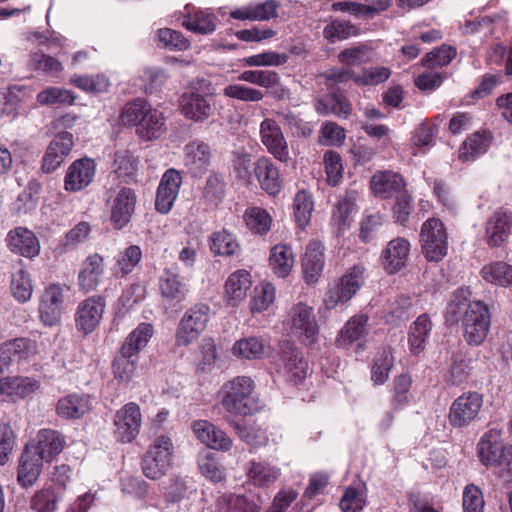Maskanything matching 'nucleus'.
Here are the masks:
<instances>
[{"label":"nucleus","instance_id":"f257e3e1","mask_svg":"<svg viewBox=\"0 0 512 512\" xmlns=\"http://www.w3.org/2000/svg\"><path fill=\"white\" fill-rule=\"evenodd\" d=\"M467 288L456 290L445 310V323L454 325L462 321L463 336L470 345L481 344L488 335L491 314L482 301H470Z\"/></svg>","mask_w":512,"mask_h":512},{"label":"nucleus","instance_id":"f03ea898","mask_svg":"<svg viewBox=\"0 0 512 512\" xmlns=\"http://www.w3.org/2000/svg\"><path fill=\"white\" fill-rule=\"evenodd\" d=\"M154 329L150 323H140L125 339L112 368L115 379L127 383L135 375L139 352L146 347L153 336Z\"/></svg>","mask_w":512,"mask_h":512},{"label":"nucleus","instance_id":"7ed1b4c3","mask_svg":"<svg viewBox=\"0 0 512 512\" xmlns=\"http://www.w3.org/2000/svg\"><path fill=\"white\" fill-rule=\"evenodd\" d=\"M254 389L255 383L250 377H234L221 387L222 407L232 415H252L258 410V401L253 395Z\"/></svg>","mask_w":512,"mask_h":512},{"label":"nucleus","instance_id":"20e7f679","mask_svg":"<svg viewBox=\"0 0 512 512\" xmlns=\"http://www.w3.org/2000/svg\"><path fill=\"white\" fill-rule=\"evenodd\" d=\"M477 453L485 466H495L512 475V445L502 442L497 430L486 432L477 445Z\"/></svg>","mask_w":512,"mask_h":512},{"label":"nucleus","instance_id":"39448f33","mask_svg":"<svg viewBox=\"0 0 512 512\" xmlns=\"http://www.w3.org/2000/svg\"><path fill=\"white\" fill-rule=\"evenodd\" d=\"M365 281V268L354 265L341 278L334 280L328 286L324 296L326 309H334L347 303L361 288Z\"/></svg>","mask_w":512,"mask_h":512},{"label":"nucleus","instance_id":"423d86ee","mask_svg":"<svg viewBox=\"0 0 512 512\" xmlns=\"http://www.w3.org/2000/svg\"><path fill=\"white\" fill-rule=\"evenodd\" d=\"M174 446L168 436L157 437L142 458V470L147 478L156 480L171 467Z\"/></svg>","mask_w":512,"mask_h":512},{"label":"nucleus","instance_id":"0eeeda50","mask_svg":"<svg viewBox=\"0 0 512 512\" xmlns=\"http://www.w3.org/2000/svg\"><path fill=\"white\" fill-rule=\"evenodd\" d=\"M422 254L428 261L439 262L448 251V235L443 222L437 218L426 220L420 231Z\"/></svg>","mask_w":512,"mask_h":512},{"label":"nucleus","instance_id":"6e6552de","mask_svg":"<svg viewBox=\"0 0 512 512\" xmlns=\"http://www.w3.org/2000/svg\"><path fill=\"white\" fill-rule=\"evenodd\" d=\"M277 372L289 383L298 385L307 377L309 366L302 353L289 341L280 344Z\"/></svg>","mask_w":512,"mask_h":512},{"label":"nucleus","instance_id":"1a4fd4ad","mask_svg":"<svg viewBox=\"0 0 512 512\" xmlns=\"http://www.w3.org/2000/svg\"><path fill=\"white\" fill-rule=\"evenodd\" d=\"M210 308L206 304H196L188 309L179 322L176 344L187 346L196 341L209 321Z\"/></svg>","mask_w":512,"mask_h":512},{"label":"nucleus","instance_id":"9d476101","mask_svg":"<svg viewBox=\"0 0 512 512\" xmlns=\"http://www.w3.org/2000/svg\"><path fill=\"white\" fill-rule=\"evenodd\" d=\"M512 235V212L498 208L484 223L483 240L490 248L504 247Z\"/></svg>","mask_w":512,"mask_h":512},{"label":"nucleus","instance_id":"9b49d317","mask_svg":"<svg viewBox=\"0 0 512 512\" xmlns=\"http://www.w3.org/2000/svg\"><path fill=\"white\" fill-rule=\"evenodd\" d=\"M114 436L122 443L132 442L139 434L142 424L140 407L135 402H129L121 407L114 415Z\"/></svg>","mask_w":512,"mask_h":512},{"label":"nucleus","instance_id":"f8f14e48","mask_svg":"<svg viewBox=\"0 0 512 512\" xmlns=\"http://www.w3.org/2000/svg\"><path fill=\"white\" fill-rule=\"evenodd\" d=\"M483 405L482 395L467 392L457 397L450 406L448 421L454 428H463L472 423Z\"/></svg>","mask_w":512,"mask_h":512},{"label":"nucleus","instance_id":"ddd939ff","mask_svg":"<svg viewBox=\"0 0 512 512\" xmlns=\"http://www.w3.org/2000/svg\"><path fill=\"white\" fill-rule=\"evenodd\" d=\"M137 195L128 187H122L107 200L110 211V222L115 229L124 228L135 212Z\"/></svg>","mask_w":512,"mask_h":512},{"label":"nucleus","instance_id":"4468645a","mask_svg":"<svg viewBox=\"0 0 512 512\" xmlns=\"http://www.w3.org/2000/svg\"><path fill=\"white\" fill-rule=\"evenodd\" d=\"M259 136L268 153L278 161L288 163L291 159L288 143L276 120L265 118L260 123Z\"/></svg>","mask_w":512,"mask_h":512},{"label":"nucleus","instance_id":"2eb2a0df","mask_svg":"<svg viewBox=\"0 0 512 512\" xmlns=\"http://www.w3.org/2000/svg\"><path fill=\"white\" fill-rule=\"evenodd\" d=\"M65 290L68 287L52 283L45 288L39 304L40 319L46 326L56 325L64 311Z\"/></svg>","mask_w":512,"mask_h":512},{"label":"nucleus","instance_id":"dca6fc26","mask_svg":"<svg viewBox=\"0 0 512 512\" xmlns=\"http://www.w3.org/2000/svg\"><path fill=\"white\" fill-rule=\"evenodd\" d=\"M179 107L185 118L198 123L205 122L216 112L213 97L198 92L183 93L179 99Z\"/></svg>","mask_w":512,"mask_h":512},{"label":"nucleus","instance_id":"f3484780","mask_svg":"<svg viewBox=\"0 0 512 512\" xmlns=\"http://www.w3.org/2000/svg\"><path fill=\"white\" fill-rule=\"evenodd\" d=\"M288 317L287 323L295 336L302 338L306 344L315 342L318 327L311 307L298 303L291 309Z\"/></svg>","mask_w":512,"mask_h":512},{"label":"nucleus","instance_id":"a211bd4d","mask_svg":"<svg viewBox=\"0 0 512 512\" xmlns=\"http://www.w3.org/2000/svg\"><path fill=\"white\" fill-rule=\"evenodd\" d=\"M73 146L74 137L71 132L57 133L50 141L42 158V171L52 173L59 168L72 151Z\"/></svg>","mask_w":512,"mask_h":512},{"label":"nucleus","instance_id":"6ab92c4d","mask_svg":"<svg viewBox=\"0 0 512 512\" xmlns=\"http://www.w3.org/2000/svg\"><path fill=\"white\" fill-rule=\"evenodd\" d=\"M37 343L25 337L14 338L0 344V365L3 368L11 363L29 362L38 354Z\"/></svg>","mask_w":512,"mask_h":512},{"label":"nucleus","instance_id":"aec40b11","mask_svg":"<svg viewBox=\"0 0 512 512\" xmlns=\"http://www.w3.org/2000/svg\"><path fill=\"white\" fill-rule=\"evenodd\" d=\"M182 184V176L176 169H168L159 182L155 209L161 214H167L172 209Z\"/></svg>","mask_w":512,"mask_h":512},{"label":"nucleus","instance_id":"412c9836","mask_svg":"<svg viewBox=\"0 0 512 512\" xmlns=\"http://www.w3.org/2000/svg\"><path fill=\"white\" fill-rule=\"evenodd\" d=\"M237 78L239 81L265 88L276 100L284 99L289 92L281 84L280 75L273 70H245Z\"/></svg>","mask_w":512,"mask_h":512},{"label":"nucleus","instance_id":"4be33fe9","mask_svg":"<svg viewBox=\"0 0 512 512\" xmlns=\"http://www.w3.org/2000/svg\"><path fill=\"white\" fill-rule=\"evenodd\" d=\"M105 301L101 296H92L82 301L76 312V327L84 334L96 329L102 318Z\"/></svg>","mask_w":512,"mask_h":512},{"label":"nucleus","instance_id":"5701e85b","mask_svg":"<svg viewBox=\"0 0 512 512\" xmlns=\"http://www.w3.org/2000/svg\"><path fill=\"white\" fill-rule=\"evenodd\" d=\"M96 164L92 159L75 160L67 169L64 178L66 191L77 192L86 188L94 179Z\"/></svg>","mask_w":512,"mask_h":512},{"label":"nucleus","instance_id":"b1692460","mask_svg":"<svg viewBox=\"0 0 512 512\" xmlns=\"http://www.w3.org/2000/svg\"><path fill=\"white\" fill-rule=\"evenodd\" d=\"M105 273L104 258L98 253L86 257L78 273L79 289L85 293L95 291Z\"/></svg>","mask_w":512,"mask_h":512},{"label":"nucleus","instance_id":"393cba45","mask_svg":"<svg viewBox=\"0 0 512 512\" xmlns=\"http://www.w3.org/2000/svg\"><path fill=\"white\" fill-rule=\"evenodd\" d=\"M6 243L11 252L27 258H33L40 252L38 238L32 231L24 227H16L9 231Z\"/></svg>","mask_w":512,"mask_h":512},{"label":"nucleus","instance_id":"a878e982","mask_svg":"<svg viewBox=\"0 0 512 512\" xmlns=\"http://www.w3.org/2000/svg\"><path fill=\"white\" fill-rule=\"evenodd\" d=\"M43 456L33 446L27 445L23 450L20 460L17 480L22 487L32 486L38 479L43 462Z\"/></svg>","mask_w":512,"mask_h":512},{"label":"nucleus","instance_id":"bb28decb","mask_svg":"<svg viewBox=\"0 0 512 512\" xmlns=\"http://www.w3.org/2000/svg\"><path fill=\"white\" fill-rule=\"evenodd\" d=\"M253 173L260 187L270 195L280 192L283 180L276 164L266 156H261L254 163Z\"/></svg>","mask_w":512,"mask_h":512},{"label":"nucleus","instance_id":"cd10ccee","mask_svg":"<svg viewBox=\"0 0 512 512\" xmlns=\"http://www.w3.org/2000/svg\"><path fill=\"white\" fill-rule=\"evenodd\" d=\"M184 154V165L192 176H201L208 169L211 150L207 143L202 141L190 142L186 144Z\"/></svg>","mask_w":512,"mask_h":512},{"label":"nucleus","instance_id":"c85d7f7f","mask_svg":"<svg viewBox=\"0 0 512 512\" xmlns=\"http://www.w3.org/2000/svg\"><path fill=\"white\" fill-rule=\"evenodd\" d=\"M193 431L197 438L209 448L228 451L232 447L231 438L224 431L206 420L194 422Z\"/></svg>","mask_w":512,"mask_h":512},{"label":"nucleus","instance_id":"c756f323","mask_svg":"<svg viewBox=\"0 0 512 512\" xmlns=\"http://www.w3.org/2000/svg\"><path fill=\"white\" fill-rule=\"evenodd\" d=\"M193 431L197 438L209 448L228 451L232 447L231 438L224 431L206 420L194 422Z\"/></svg>","mask_w":512,"mask_h":512},{"label":"nucleus","instance_id":"7c9ffc66","mask_svg":"<svg viewBox=\"0 0 512 512\" xmlns=\"http://www.w3.org/2000/svg\"><path fill=\"white\" fill-rule=\"evenodd\" d=\"M193 431L197 438L209 448L228 451L232 447L231 438L224 431L206 420L194 422Z\"/></svg>","mask_w":512,"mask_h":512},{"label":"nucleus","instance_id":"2f4dec72","mask_svg":"<svg viewBox=\"0 0 512 512\" xmlns=\"http://www.w3.org/2000/svg\"><path fill=\"white\" fill-rule=\"evenodd\" d=\"M92 408V398L84 393H71L61 397L56 405V413L63 419H79Z\"/></svg>","mask_w":512,"mask_h":512},{"label":"nucleus","instance_id":"473e14b6","mask_svg":"<svg viewBox=\"0 0 512 512\" xmlns=\"http://www.w3.org/2000/svg\"><path fill=\"white\" fill-rule=\"evenodd\" d=\"M410 248V242L403 237L391 240L382 252L384 269L390 274L402 269L408 260Z\"/></svg>","mask_w":512,"mask_h":512},{"label":"nucleus","instance_id":"72a5a7b5","mask_svg":"<svg viewBox=\"0 0 512 512\" xmlns=\"http://www.w3.org/2000/svg\"><path fill=\"white\" fill-rule=\"evenodd\" d=\"M325 266L324 246L319 240H312L306 247L302 267L307 283L318 281Z\"/></svg>","mask_w":512,"mask_h":512},{"label":"nucleus","instance_id":"f704fd0d","mask_svg":"<svg viewBox=\"0 0 512 512\" xmlns=\"http://www.w3.org/2000/svg\"><path fill=\"white\" fill-rule=\"evenodd\" d=\"M159 288L163 298L167 300H175L179 302L184 298L187 287L181 281L179 275V267L172 264L167 267L159 279Z\"/></svg>","mask_w":512,"mask_h":512},{"label":"nucleus","instance_id":"c9c22d12","mask_svg":"<svg viewBox=\"0 0 512 512\" xmlns=\"http://www.w3.org/2000/svg\"><path fill=\"white\" fill-rule=\"evenodd\" d=\"M315 110L320 115L333 114L346 119L352 112V106L343 94L331 91L317 100Z\"/></svg>","mask_w":512,"mask_h":512},{"label":"nucleus","instance_id":"e433bc0d","mask_svg":"<svg viewBox=\"0 0 512 512\" xmlns=\"http://www.w3.org/2000/svg\"><path fill=\"white\" fill-rule=\"evenodd\" d=\"M279 6L277 1L267 0L235 9L231 12V17L238 20L266 21L278 16Z\"/></svg>","mask_w":512,"mask_h":512},{"label":"nucleus","instance_id":"4c0bfd02","mask_svg":"<svg viewBox=\"0 0 512 512\" xmlns=\"http://www.w3.org/2000/svg\"><path fill=\"white\" fill-rule=\"evenodd\" d=\"M141 119L140 124L136 128V133L145 141L158 139L166 131L163 114L152 106L148 108V111Z\"/></svg>","mask_w":512,"mask_h":512},{"label":"nucleus","instance_id":"58836bf2","mask_svg":"<svg viewBox=\"0 0 512 512\" xmlns=\"http://www.w3.org/2000/svg\"><path fill=\"white\" fill-rule=\"evenodd\" d=\"M403 177L392 171L377 172L371 179V189L376 196L388 198L404 187Z\"/></svg>","mask_w":512,"mask_h":512},{"label":"nucleus","instance_id":"ea45409f","mask_svg":"<svg viewBox=\"0 0 512 512\" xmlns=\"http://www.w3.org/2000/svg\"><path fill=\"white\" fill-rule=\"evenodd\" d=\"M251 285V276L248 271L242 269L233 272L225 283V293L229 304L237 306L246 297Z\"/></svg>","mask_w":512,"mask_h":512},{"label":"nucleus","instance_id":"a19ab883","mask_svg":"<svg viewBox=\"0 0 512 512\" xmlns=\"http://www.w3.org/2000/svg\"><path fill=\"white\" fill-rule=\"evenodd\" d=\"M432 321L427 314L419 315L411 324L409 330L408 343L410 351L418 355L424 351L428 338L432 330Z\"/></svg>","mask_w":512,"mask_h":512},{"label":"nucleus","instance_id":"79ce46f5","mask_svg":"<svg viewBox=\"0 0 512 512\" xmlns=\"http://www.w3.org/2000/svg\"><path fill=\"white\" fill-rule=\"evenodd\" d=\"M280 475V468L269 462L253 460L249 463L247 476L255 486L269 487L277 481Z\"/></svg>","mask_w":512,"mask_h":512},{"label":"nucleus","instance_id":"37998d69","mask_svg":"<svg viewBox=\"0 0 512 512\" xmlns=\"http://www.w3.org/2000/svg\"><path fill=\"white\" fill-rule=\"evenodd\" d=\"M64 445L65 440L58 431L42 429L38 432L37 444L32 446L39 451V455L43 456L45 461L49 462L63 450Z\"/></svg>","mask_w":512,"mask_h":512},{"label":"nucleus","instance_id":"c03bdc74","mask_svg":"<svg viewBox=\"0 0 512 512\" xmlns=\"http://www.w3.org/2000/svg\"><path fill=\"white\" fill-rule=\"evenodd\" d=\"M210 251L219 256L232 257L240 253L236 236L226 229L213 232L208 238Z\"/></svg>","mask_w":512,"mask_h":512},{"label":"nucleus","instance_id":"a18cd8bd","mask_svg":"<svg viewBox=\"0 0 512 512\" xmlns=\"http://www.w3.org/2000/svg\"><path fill=\"white\" fill-rule=\"evenodd\" d=\"M268 345L257 336H249L237 340L232 346V353L239 359L259 360L266 355Z\"/></svg>","mask_w":512,"mask_h":512},{"label":"nucleus","instance_id":"49530a36","mask_svg":"<svg viewBox=\"0 0 512 512\" xmlns=\"http://www.w3.org/2000/svg\"><path fill=\"white\" fill-rule=\"evenodd\" d=\"M480 275L485 281L499 285L502 287H508L512 285V266L503 261H496L485 265Z\"/></svg>","mask_w":512,"mask_h":512},{"label":"nucleus","instance_id":"de8ad7c7","mask_svg":"<svg viewBox=\"0 0 512 512\" xmlns=\"http://www.w3.org/2000/svg\"><path fill=\"white\" fill-rule=\"evenodd\" d=\"M270 265L278 277H286L294 265L292 249L285 244L275 245L271 249Z\"/></svg>","mask_w":512,"mask_h":512},{"label":"nucleus","instance_id":"09e8293b","mask_svg":"<svg viewBox=\"0 0 512 512\" xmlns=\"http://www.w3.org/2000/svg\"><path fill=\"white\" fill-rule=\"evenodd\" d=\"M368 316L359 314L352 317L340 331L336 342L339 346L347 347L359 340L366 332Z\"/></svg>","mask_w":512,"mask_h":512},{"label":"nucleus","instance_id":"8fccbe9b","mask_svg":"<svg viewBox=\"0 0 512 512\" xmlns=\"http://www.w3.org/2000/svg\"><path fill=\"white\" fill-rule=\"evenodd\" d=\"M357 198V191L348 190L345 195L339 199L332 215V220L334 224L337 225L338 231L345 230L348 226V219L356 209Z\"/></svg>","mask_w":512,"mask_h":512},{"label":"nucleus","instance_id":"3c124183","mask_svg":"<svg viewBox=\"0 0 512 512\" xmlns=\"http://www.w3.org/2000/svg\"><path fill=\"white\" fill-rule=\"evenodd\" d=\"M490 143L491 138L487 133L476 132L464 141L459 149V157L464 161L474 160L487 151Z\"/></svg>","mask_w":512,"mask_h":512},{"label":"nucleus","instance_id":"603ef678","mask_svg":"<svg viewBox=\"0 0 512 512\" xmlns=\"http://www.w3.org/2000/svg\"><path fill=\"white\" fill-rule=\"evenodd\" d=\"M394 364V356L390 347H384L374 359L371 369V380L374 385L384 384Z\"/></svg>","mask_w":512,"mask_h":512},{"label":"nucleus","instance_id":"864d4df0","mask_svg":"<svg viewBox=\"0 0 512 512\" xmlns=\"http://www.w3.org/2000/svg\"><path fill=\"white\" fill-rule=\"evenodd\" d=\"M358 34V28L348 20L334 19L323 29V36L330 43L346 40Z\"/></svg>","mask_w":512,"mask_h":512},{"label":"nucleus","instance_id":"5fc2aeb1","mask_svg":"<svg viewBox=\"0 0 512 512\" xmlns=\"http://www.w3.org/2000/svg\"><path fill=\"white\" fill-rule=\"evenodd\" d=\"M244 220L249 230L255 234L264 235L271 229L272 217L263 208H248L244 214Z\"/></svg>","mask_w":512,"mask_h":512},{"label":"nucleus","instance_id":"6e6d98bb","mask_svg":"<svg viewBox=\"0 0 512 512\" xmlns=\"http://www.w3.org/2000/svg\"><path fill=\"white\" fill-rule=\"evenodd\" d=\"M313 208L311 193L305 189L299 190L294 197L293 209L296 222L300 227H305L310 222Z\"/></svg>","mask_w":512,"mask_h":512},{"label":"nucleus","instance_id":"4d7b16f0","mask_svg":"<svg viewBox=\"0 0 512 512\" xmlns=\"http://www.w3.org/2000/svg\"><path fill=\"white\" fill-rule=\"evenodd\" d=\"M62 494L55 487H46L34 494L30 507L37 512H54Z\"/></svg>","mask_w":512,"mask_h":512},{"label":"nucleus","instance_id":"13d9d810","mask_svg":"<svg viewBox=\"0 0 512 512\" xmlns=\"http://www.w3.org/2000/svg\"><path fill=\"white\" fill-rule=\"evenodd\" d=\"M366 505V493L363 486H349L340 500L343 512H361Z\"/></svg>","mask_w":512,"mask_h":512},{"label":"nucleus","instance_id":"bf43d9fd","mask_svg":"<svg viewBox=\"0 0 512 512\" xmlns=\"http://www.w3.org/2000/svg\"><path fill=\"white\" fill-rule=\"evenodd\" d=\"M222 92L225 97L242 102H260L265 97L261 90L237 83L225 86Z\"/></svg>","mask_w":512,"mask_h":512},{"label":"nucleus","instance_id":"052dcab7","mask_svg":"<svg viewBox=\"0 0 512 512\" xmlns=\"http://www.w3.org/2000/svg\"><path fill=\"white\" fill-rule=\"evenodd\" d=\"M275 300V287L271 283H262L254 288L250 301L252 313L267 310Z\"/></svg>","mask_w":512,"mask_h":512},{"label":"nucleus","instance_id":"680f3d73","mask_svg":"<svg viewBox=\"0 0 512 512\" xmlns=\"http://www.w3.org/2000/svg\"><path fill=\"white\" fill-rule=\"evenodd\" d=\"M142 258V251L139 246L131 245L120 254L114 267L116 276H125L133 271Z\"/></svg>","mask_w":512,"mask_h":512},{"label":"nucleus","instance_id":"e2e57ef3","mask_svg":"<svg viewBox=\"0 0 512 512\" xmlns=\"http://www.w3.org/2000/svg\"><path fill=\"white\" fill-rule=\"evenodd\" d=\"M289 56L285 53L265 51L245 57L243 62L249 67H278L287 63Z\"/></svg>","mask_w":512,"mask_h":512},{"label":"nucleus","instance_id":"0e129e2a","mask_svg":"<svg viewBox=\"0 0 512 512\" xmlns=\"http://www.w3.org/2000/svg\"><path fill=\"white\" fill-rule=\"evenodd\" d=\"M183 26L198 34H210L216 28L215 18L208 11H198L183 21Z\"/></svg>","mask_w":512,"mask_h":512},{"label":"nucleus","instance_id":"69168bd1","mask_svg":"<svg viewBox=\"0 0 512 512\" xmlns=\"http://www.w3.org/2000/svg\"><path fill=\"white\" fill-rule=\"evenodd\" d=\"M150 104L141 98H137L131 102L125 104L121 112V121L124 125L138 126L141 122V118L150 108Z\"/></svg>","mask_w":512,"mask_h":512},{"label":"nucleus","instance_id":"338daca9","mask_svg":"<svg viewBox=\"0 0 512 512\" xmlns=\"http://www.w3.org/2000/svg\"><path fill=\"white\" fill-rule=\"evenodd\" d=\"M456 56V49L452 46L442 45L425 55L422 59L423 66L427 68H441L447 66Z\"/></svg>","mask_w":512,"mask_h":512},{"label":"nucleus","instance_id":"774afa93","mask_svg":"<svg viewBox=\"0 0 512 512\" xmlns=\"http://www.w3.org/2000/svg\"><path fill=\"white\" fill-rule=\"evenodd\" d=\"M225 182L219 174L212 173L208 176L203 188V197L212 205H218L224 198Z\"/></svg>","mask_w":512,"mask_h":512}]
</instances>
